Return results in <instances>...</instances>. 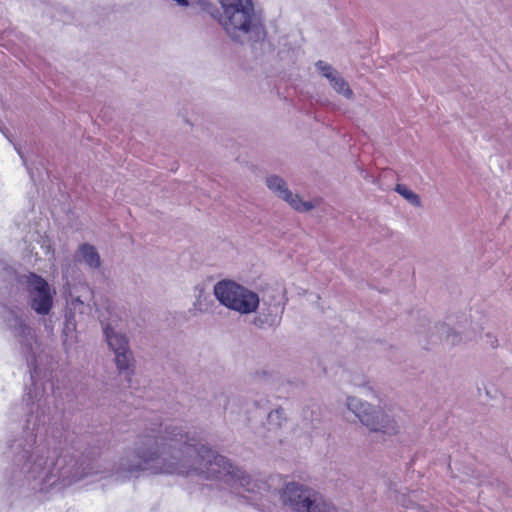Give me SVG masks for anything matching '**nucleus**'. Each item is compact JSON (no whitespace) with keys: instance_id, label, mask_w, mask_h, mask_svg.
Instances as JSON below:
<instances>
[{"instance_id":"2","label":"nucleus","mask_w":512,"mask_h":512,"mask_svg":"<svg viewBox=\"0 0 512 512\" xmlns=\"http://www.w3.org/2000/svg\"><path fill=\"white\" fill-rule=\"evenodd\" d=\"M219 3L223 12L218 23L232 42L248 44L253 50L258 47L263 52L271 50L265 16L254 0H219Z\"/></svg>"},{"instance_id":"8","label":"nucleus","mask_w":512,"mask_h":512,"mask_svg":"<svg viewBox=\"0 0 512 512\" xmlns=\"http://www.w3.org/2000/svg\"><path fill=\"white\" fill-rule=\"evenodd\" d=\"M103 333L109 349L113 354L125 351L130 348L129 339L126 335L116 331L110 324L103 327Z\"/></svg>"},{"instance_id":"1","label":"nucleus","mask_w":512,"mask_h":512,"mask_svg":"<svg viewBox=\"0 0 512 512\" xmlns=\"http://www.w3.org/2000/svg\"><path fill=\"white\" fill-rule=\"evenodd\" d=\"M35 357L28 359L32 384L25 389L22 404H15L9 417L15 419L23 413L24 424L21 435L8 442L11 465L5 470L6 492L15 497L46 495L60 491L89 476L102 475L116 481L126 482L137 479L145 473L195 474L206 480L224 483L231 489L265 495L270 492L268 480L252 478L245 471L234 466L228 458L215 453L205 445H198L182 427L151 422L137 437L133 448L123 452L118 461L107 470L99 461V449H82L76 436L65 430L59 442L65 447L60 452L38 443L41 428L55 419L51 415L54 395L46 393L34 381L31 366Z\"/></svg>"},{"instance_id":"9","label":"nucleus","mask_w":512,"mask_h":512,"mask_svg":"<svg viewBox=\"0 0 512 512\" xmlns=\"http://www.w3.org/2000/svg\"><path fill=\"white\" fill-rule=\"evenodd\" d=\"M436 333H432L430 340L436 343L438 340H444L447 345L454 346L462 341L460 333L454 331L445 323H437L434 326Z\"/></svg>"},{"instance_id":"4","label":"nucleus","mask_w":512,"mask_h":512,"mask_svg":"<svg viewBox=\"0 0 512 512\" xmlns=\"http://www.w3.org/2000/svg\"><path fill=\"white\" fill-rule=\"evenodd\" d=\"M280 499L295 512H337L319 492L297 482L287 483L280 492Z\"/></svg>"},{"instance_id":"10","label":"nucleus","mask_w":512,"mask_h":512,"mask_svg":"<svg viewBox=\"0 0 512 512\" xmlns=\"http://www.w3.org/2000/svg\"><path fill=\"white\" fill-rule=\"evenodd\" d=\"M84 303L79 299L76 298L72 300L70 307L65 311V319L63 323V336H64V344L68 341V339H72L74 336V332L76 331V320L75 315L72 310H77L78 308L82 307Z\"/></svg>"},{"instance_id":"12","label":"nucleus","mask_w":512,"mask_h":512,"mask_svg":"<svg viewBox=\"0 0 512 512\" xmlns=\"http://www.w3.org/2000/svg\"><path fill=\"white\" fill-rule=\"evenodd\" d=\"M268 189L274 193L279 199L284 200L290 197L291 190L288 188L286 181L278 175H269L265 180Z\"/></svg>"},{"instance_id":"23","label":"nucleus","mask_w":512,"mask_h":512,"mask_svg":"<svg viewBox=\"0 0 512 512\" xmlns=\"http://www.w3.org/2000/svg\"><path fill=\"white\" fill-rule=\"evenodd\" d=\"M15 149H16L17 153L19 154L20 158L22 159V162H23L24 166L26 167V169H27V171H28V173L30 175V178L33 181H36V179H35V172H34L33 168L28 165L26 157L24 156L22 151L19 148H17L16 146H15Z\"/></svg>"},{"instance_id":"22","label":"nucleus","mask_w":512,"mask_h":512,"mask_svg":"<svg viewBox=\"0 0 512 512\" xmlns=\"http://www.w3.org/2000/svg\"><path fill=\"white\" fill-rule=\"evenodd\" d=\"M353 385L361 387L365 390V395H374L375 392L373 387L370 386L369 381L366 380L365 376H357L352 380Z\"/></svg>"},{"instance_id":"18","label":"nucleus","mask_w":512,"mask_h":512,"mask_svg":"<svg viewBox=\"0 0 512 512\" xmlns=\"http://www.w3.org/2000/svg\"><path fill=\"white\" fill-rule=\"evenodd\" d=\"M395 191L400 194L402 197H404L410 204H412L415 207L421 206V200L420 197L414 193L411 189H409L407 186L403 184H398L395 188Z\"/></svg>"},{"instance_id":"25","label":"nucleus","mask_w":512,"mask_h":512,"mask_svg":"<svg viewBox=\"0 0 512 512\" xmlns=\"http://www.w3.org/2000/svg\"><path fill=\"white\" fill-rule=\"evenodd\" d=\"M487 338L489 339L490 345L492 347H496L497 339L493 338L491 335L487 334Z\"/></svg>"},{"instance_id":"16","label":"nucleus","mask_w":512,"mask_h":512,"mask_svg":"<svg viewBox=\"0 0 512 512\" xmlns=\"http://www.w3.org/2000/svg\"><path fill=\"white\" fill-rule=\"evenodd\" d=\"M283 201L287 202L297 212H307L315 206L311 201H303L299 195L290 192V197H286Z\"/></svg>"},{"instance_id":"21","label":"nucleus","mask_w":512,"mask_h":512,"mask_svg":"<svg viewBox=\"0 0 512 512\" xmlns=\"http://www.w3.org/2000/svg\"><path fill=\"white\" fill-rule=\"evenodd\" d=\"M315 67L316 70L327 80L337 71L332 65L322 60L317 61L315 63Z\"/></svg>"},{"instance_id":"15","label":"nucleus","mask_w":512,"mask_h":512,"mask_svg":"<svg viewBox=\"0 0 512 512\" xmlns=\"http://www.w3.org/2000/svg\"><path fill=\"white\" fill-rule=\"evenodd\" d=\"M281 322V316L277 313H273L271 308L263 310L255 316L253 323L258 328L274 327L278 326Z\"/></svg>"},{"instance_id":"19","label":"nucleus","mask_w":512,"mask_h":512,"mask_svg":"<svg viewBox=\"0 0 512 512\" xmlns=\"http://www.w3.org/2000/svg\"><path fill=\"white\" fill-rule=\"evenodd\" d=\"M268 424L274 428L282 426L283 422L286 421L285 412L282 408H277L269 412L267 416Z\"/></svg>"},{"instance_id":"5","label":"nucleus","mask_w":512,"mask_h":512,"mask_svg":"<svg viewBox=\"0 0 512 512\" xmlns=\"http://www.w3.org/2000/svg\"><path fill=\"white\" fill-rule=\"evenodd\" d=\"M213 291L221 305L242 315L256 312L260 304L256 292L232 280L217 282Z\"/></svg>"},{"instance_id":"3","label":"nucleus","mask_w":512,"mask_h":512,"mask_svg":"<svg viewBox=\"0 0 512 512\" xmlns=\"http://www.w3.org/2000/svg\"><path fill=\"white\" fill-rule=\"evenodd\" d=\"M0 273L5 281H16L24 285L28 293V304L38 315H48L54 303L55 291L41 275L35 272L18 273L12 266L0 263Z\"/></svg>"},{"instance_id":"24","label":"nucleus","mask_w":512,"mask_h":512,"mask_svg":"<svg viewBox=\"0 0 512 512\" xmlns=\"http://www.w3.org/2000/svg\"><path fill=\"white\" fill-rule=\"evenodd\" d=\"M231 402V398L227 397V396H224V404H223V407H224V410L227 411L229 409V404Z\"/></svg>"},{"instance_id":"11","label":"nucleus","mask_w":512,"mask_h":512,"mask_svg":"<svg viewBox=\"0 0 512 512\" xmlns=\"http://www.w3.org/2000/svg\"><path fill=\"white\" fill-rule=\"evenodd\" d=\"M81 260L91 269H98L101 266V258L96 248L88 243L81 244L78 249Z\"/></svg>"},{"instance_id":"17","label":"nucleus","mask_w":512,"mask_h":512,"mask_svg":"<svg viewBox=\"0 0 512 512\" xmlns=\"http://www.w3.org/2000/svg\"><path fill=\"white\" fill-rule=\"evenodd\" d=\"M7 313L5 322L10 330L26 320V316L15 307L7 308Z\"/></svg>"},{"instance_id":"7","label":"nucleus","mask_w":512,"mask_h":512,"mask_svg":"<svg viewBox=\"0 0 512 512\" xmlns=\"http://www.w3.org/2000/svg\"><path fill=\"white\" fill-rule=\"evenodd\" d=\"M114 363L118 374L124 376L127 381L130 383L131 377L135 372V358L131 348L126 349L125 351L114 354Z\"/></svg>"},{"instance_id":"6","label":"nucleus","mask_w":512,"mask_h":512,"mask_svg":"<svg viewBox=\"0 0 512 512\" xmlns=\"http://www.w3.org/2000/svg\"><path fill=\"white\" fill-rule=\"evenodd\" d=\"M346 405L370 432L389 437L398 434L396 420L379 407L352 396L347 397Z\"/></svg>"},{"instance_id":"20","label":"nucleus","mask_w":512,"mask_h":512,"mask_svg":"<svg viewBox=\"0 0 512 512\" xmlns=\"http://www.w3.org/2000/svg\"><path fill=\"white\" fill-rule=\"evenodd\" d=\"M318 411L315 409H304L303 411V421L308 425H310V428L312 430L318 429V423L320 422V419L318 418Z\"/></svg>"},{"instance_id":"13","label":"nucleus","mask_w":512,"mask_h":512,"mask_svg":"<svg viewBox=\"0 0 512 512\" xmlns=\"http://www.w3.org/2000/svg\"><path fill=\"white\" fill-rule=\"evenodd\" d=\"M14 335L19 338L21 345L25 347L26 351H32V344L34 342V335L31 327L24 320L21 324L11 329Z\"/></svg>"},{"instance_id":"14","label":"nucleus","mask_w":512,"mask_h":512,"mask_svg":"<svg viewBox=\"0 0 512 512\" xmlns=\"http://www.w3.org/2000/svg\"><path fill=\"white\" fill-rule=\"evenodd\" d=\"M333 90L343 95L346 99L351 100L354 97V92L350 88L348 82L336 71L331 77L328 79Z\"/></svg>"}]
</instances>
